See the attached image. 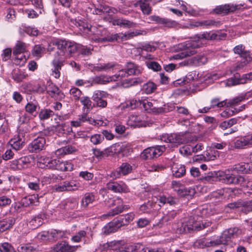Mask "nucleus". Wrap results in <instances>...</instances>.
I'll list each match as a JSON object with an SVG mask.
<instances>
[{"label":"nucleus","instance_id":"nucleus-1","mask_svg":"<svg viewBox=\"0 0 252 252\" xmlns=\"http://www.w3.org/2000/svg\"><path fill=\"white\" fill-rule=\"evenodd\" d=\"M241 233V230L237 227L230 228L224 230L219 238L213 240L209 239L199 240L196 244L201 248L225 245L231 238L238 236Z\"/></svg>","mask_w":252,"mask_h":252},{"label":"nucleus","instance_id":"nucleus-2","mask_svg":"<svg viewBox=\"0 0 252 252\" xmlns=\"http://www.w3.org/2000/svg\"><path fill=\"white\" fill-rule=\"evenodd\" d=\"M134 218V214L131 213L122 216L117 220L108 223L103 228V232L105 234H109L117 231L122 226L127 225Z\"/></svg>","mask_w":252,"mask_h":252},{"label":"nucleus","instance_id":"nucleus-3","mask_svg":"<svg viewBox=\"0 0 252 252\" xmlns=\"http://www.w3.org/2000/svg\"><path fill=\"white\" fill-rule=\"evenodd\" d=\"M160 139L169 143L172 147H178L189 141L187 135L182 133L163 134L160 136Z\"/></svg>","mask_w":252,"mask_h":252},{"label":"nucleus","instance_id":"nucleus-4","mask_svg":"<svg viewBox=\"0 0 252 252\" xmlns=\"http://www.w3.org/2000/svg\"><path fill=\"white\" fill-rule=\"evenodd\" d=\"M178 47L182 51L173 56L175 60L181 59L194 55L197 53L196 49L198 48L199 45L195 41H189L185 44H179Z\"/></svg>","mask_w":252,"mask_h":252},{"label":"nucleus","instance_id":"nucleus-5","mask_svg":"<svg viewBox=\"0 0 252 252\" xmlns=\"http://www.w3.org/2000/svg\"><path fill=\"white\" fill-rule=\"evenodd\" d=\"M218 180L227 184L242 185L245 182V178L241 176H236L230 170L218 172Z\"/></svg>","mask_w":252,"mask_h":252},{"label":"nucleus","instance_id":"nucleus-6","mask_svg":"<svg viewBox=\"0 0 252 252\" xmlns=\"http://www.w3.org/2000/svg\"><path fill=\"white\" fill-rule=\"evenodd\" d=\"M58 49L63 52V56L66 58L75 53L77 50V45L76 43L65 40H59L55 42Z\"/></svg>","mask_w":252,"mask_h":252},{"label":"nucleus","instance_id":"nucleus-7","mask_svg":"<svg viewBox=\"0 0 252 252\" xmlns=\"http://www.w3.org/2000/svg\"><path fill=\"white\" fill-rule=\"evenodd\" d=\"M165 146L157 145L154 147H149L145 149L141 154V158L144 160L152 159L157 158L161 155L165 151Z\"/></svg>","mask_w":252,"mask_h":252},{"label":"nucleus","instance_id":"nucleus-8","mask_svg":"<svg viewBox=\"0 0 252 252\" xmlns=\"http://www.w3.org/2000/svg\"><path fill=\"white\" fill-rule=\"evenodd\" d=\"M77 248V246L70 245L67 241H62L51 248L48 252H74Z\"/></svg>","mask_w":252,"mask_h":252},{"label":"nucleus","instance_id":"nucleus-9","mask_svg":"<svg viewBox=\"0 0 252 252\" xmlns=\"http://www.w3.org/2000/svg\"><path fill=\"white\" fill-rule=\"evenodd\" d=\"M132 166L127 162L123 163L116 170L112 172L110 176L114 179L119 178L121 176H125L131 172Z\"/></svg>","mask_w":252,"mask_h":252},{"label":"nucleus","instance_id":"nucleus-10","mask_svg":"<svg viewBox=\"0 0 252 252\" xmlns=\"http://www.w3.org/2000/svg\"><path fill=\"white\" fill-rule=\"evenodd\" d=\"M106 188L108 190L116 193L127 192L129 189L123 182H109L106 184Z\"/></svg>","mask_w":252,"mask_h":252},{"label":"nucleus","instance_id":"nucleus-11","mask_svg":"<svg viewBox=\"0 0 252 252\" xmlns=\"http://www.w3.org/2000/svg\"><path fill=\"white\" fill-rule=\"evenodd\" d=\"M103 19L106 21L111 22L114 26L117 25L121 27L130 28L136 26L135 23L124 19H113L112 17L109 16L108 18L104 17Z\"/></svg>","mask_w":252,"mask_h":252},{"label":"nucleus","instance_id":"nucleus-12","mask_svg":"<svg viewBox=\"0 0 252 252\" xmlns=\"http://www.w3.org/2000/svg\"><path fill=\"white\" fill-rule=\"evenodd\" d=\"M226 34L223 33H221L220 31H216L215 32H205L202 34H199L198 36V39H205L208 40H220L226 37Z\"/></svg>","mask_w":252,"mask_h":252},{"label":"nucleus","instance_id":"nucleus-13","mask_svg":"<svg viewBox=\"0 0 252 252\" xmlns=\"http://www.w3.org/2000/svg\"><path fill=\"white\" fill-rule=\"evenodd\" d=\"M30 162V161L29 157H22L18 159L13 160L10 164V167L14 170H22L27 168Z\"/></svg>","mask_w":252,"mask_h":252},{"label":"nucleus","instance_id":"nucleus-14","mask_svg":"<svg viewBox=\"0 0 252 252\" xmlns=\"http://www.w3.org/2000/svg\"><path fill=\"white\" fill-rule=\"evenodd\" d=\"M252 80V73L244 74L240 78H237L236 76L234 78L228 79L226 81V85L228 86H234L241 84H245L248 81Z\"/></svg>","mask_w":252,"mask_h":252},{"label":"nucleus","instance_id":"nucleus-15","mask_svg":"<svg viewBox=\"0 0 252 252\" xmlns=\"http://www.w3.org/2000/svg\"><path fill=\"white\" fill-rule=\"evenodd\" d=\"M79 184L75 181H65L59 185L56 186L55 189L57 191H73L78 189Z\"/></svg>","mask_w":252,"mask_h":252},{"label":"nucleus","instance_id":"nucleus-16","mask_svg":"<svg viewBox=\"0 0 252 252\" xmlns=\"http://www.w3.org/2000/svg\"><path fill=\"white\" fill-rule=\"evenodd\" d=\"M46 140L43 137H38L29 145V149L32 152H38L42 150L45 145Z\"/></svg>","mask_w":252,"mask_h":252},{"label":"nucleus","instance_id":"nucleus-17","mask_svg":"<svg viewBox=\"0 0 252 252\" xmlns=\"http://www.w3.org/2000/svg\"><path fill=\"white\" fill-rule=\"evenodd\" d=\"M9 143L12 150L15 151L21 150L23 148L24 144L23 132H19L18 134L15 135L14 137L10 140Z\"/></svg>","mask_w":252,"mask_h":252},{"label":"nucleus","instance_id":"nucleus-18","mask_svg":"<svg viewBox=\"0 0 252 252\" xmlns=\"http://www.w3.org/2000/svg\"><path fill=\"white\" fill-rule=\"evenodd\" d=\"M55 162V159L43 156L38 158L37 165L41 168L53 169Z\"/></svg>","mask_w":252,"mask_h":252},{"label":"nucleus","instance_id":"nucleus-19","mask_svg":"<svg viewBox=\"0 0 252 252\" xmlns=\"http://www.w3.org/2000/svg\"><path fill=\"white\" fill-rule=\"evenodd\" d=\"M53 169H57L61 171H71L73 169V165L69 161H63L59 159H55Z\"/></svg>","mask_w":252,"mask_h":252},{"label":"nucleus","instance_id":"nucleus-20","mask_svg":"<svg viewBox=\"0 0 252 252\" xmlns=\"http://www.w3.org/2000/svg\"><path fill=\"white\" fill-rule=\"evenodd\" d=\"M106 94L103 91H96L93 95V99L97 106L104 108L107 105L106 100L103 99L105 97Z\"/></svg>","mask_w":252,"mask_h":252},{"label":"nucleus","instance_id":"nucleus-21","mask_svg":"<svg viewBox=\"0 0 252 252\" xmlns=\"http://www.w3.org/2000/svg\"><path fill=\"white\" fill-rule=\"evenodd\" d=\"M127 124L131 127H141L145 126V122L140 116L131 115L128 117Z\"/></svg>","mask_w":252,"mask_h":252},{"label":"nucleus","instance_id":"nucleus-22","mask_svg":"<svg viewBox=\"0 0 252 252\" xmlns=\"http://www.w3.org/2000/svg\"><path fill=\"white\" fill-rule=\"evenodd\" d=\"M150 18L151 20L155 21L157 23L162 24L168 28H174L178 25V23L175 21L161 18L158 16H151Z\"/></svg>","mask_w":252,"mask_h":252},{"label":"nucleus","instance_id":"nucleus-23","mask_svg":"<svg viewBox=\"0 0 252 252\" xmlns=\"http://www.w3.org/2000/svg\"><path fill=\"white\" fill-rule=\"evenodd\" d=\"M117 9L115 8L110 7L106 5L100 4L98 5L97 7L95 8L93 13L98 15L101 14L102 13L108 14L105 17L108 18L109 16L112 17L110 14L111 13L114 14L117 12Z\"/></svg>","mask_w":252,"mask_h":252},{"label":"nucleus","instance_id":"nucleus-24","mask_svg":"<svg viewBox=\"0 0 252 252\" xmlns=\"http://www.w3.org/2000/svg\"><path fill=\"white\" fill-rule=\"evenodd\" d=\"M15 223V218L9 217L0 221V234L11 229Z\"/></svg>","mask_w":252,"mask_h":252},{"label":"nucleus","instance_id":"nucleus-25","mask_svg":"<svg viewBox=\"0 0 252 252\" xmlns=\"http://www.w3.org/2000/svg\"><path fill=\"white\" fill-rule=\"evenodd\" d=\"M126 69L127 75H138L141 74L143 71V68L141 66L133 62L127 63Z\"/></svg>","mask_w":252,"mask_h":252},{"label":"nucleus","instance_id":"nucleus-26","mask_svg":"<svg viewBox=\"0 0 252 252\" xmlns=\"http://www.w3.org/2000/svg\"><path fill=\"white\" fill-rule=\"evenodd\" d=\"M236 8V6L233 5L224 4L217 6L214 9V11L217 14H227L234 11Z\"/></svg>","mask_w":252,"mask_h":252},{"label":"nucleus","instance_id":"nucleus-27","mask_svg":"<svg viewBox=\"0 0 252 252\" xmlns=\"http://www.w3.org/2000/svg\"><path fill=\"white\" fill-rule=\"evenodd\" d=\"M172 173L176 178H180L184 176L186 173L185 165L178 163H174L171 168Z\"/></svg>","mask_w":252,"mask_h":252},{"label":"nucleus","instance_id":"nucleus-28","mask_svg":"<svg viewBox=\"0 0 252 252\" xmlns=\"http://www.w3.org/2000/svg\"><path fill=\"white\" fill-rule=\"evenodd\" d=\"M64 60L62 59H55L52 61V64L54 66L53 69V75L56 78H59L60 77V70L63 65Z\"/></svg>","mask_w":252,"mask_h":252},{"label":"nucleus","instance_id":"nucleus-29","mask_svg":"<svg viewBox=\"0 0 252 252\" xmlns=\"http://www.w3.org/2000/svg\"><path fill=\"white\" fill-rule=\"evenodd\" d=\"M152 0H139L136 5L139 6L141 11L144 14L149 15L152 11V8L150 6L149 2Z\"/></svg>","mask_w":252,"mask_h":252},{"label":"nucleus","instance_id":"nucleus-30","mask_svg":"<svg viewBox=\"0 0 252 252\" xmlns=\"http://www.w3.org/2000/svg\"><path fill=\"white\" fill-rule=\"evenodd\" d=\"M32 87V91L33 93L43 94L47 89V86L43 80H38L32 85H30Z\"/></svg>","mask_w":252,"mask_h":252},{"label":"nucleus","instance_id":"nucleus-31","mask_svg":"<svg viewBox=\"0 0 252 252\" xmlns=\"http://www.w3.org/2000/svg\"><path fill=\"white\" fill-rule=\"evenodd\" d=\"M158 200L160 203L159 205L160 206H163L165 204H169L171 206L175 205L178 202V199L175 197L171 196H168V197H166L165 195H161L159 196Z\"/></svg>","mask_w":252,"mask_h":252},{"label":"nucleus","instance_id":"nucleus-32","mask_svg":"<svg viewBox=\"0 0 252 252\" xmlns=\"http://www.w3.org/2000/svg\"><path fill=\"white\" fill-rule=\"evenodd\" d=\"M46 90L52 97L57 98L58 96H60L63 94L60 89L52 83H49L48 84Z\"/></svg>","mask_w":252,"mask_h":252},{"label":"nucleus","instance_id":"nucleus-33","mask_svg":"<svg viewBox=\"0 0 252 252\" xmlns=\"http://www.w3.org/2000/svg\"><path fill=\"white\" fill-rule=\"evenodd\" d=\"M95 200V196L93 193L88 192L85 194L81 201V206L86 208L90 204H92Z\"/></svg>","mask_w":252,"mask_h":252},{"label":"nucleus","instance_id":"nucleus-34","mask_svg":"<svg viewBox=\"0 0 252 252\" xmlns=\"http://www.w3.org/2000/svg\"><path fill=\"white\" fill-rule=\"evenodd\" d=\"M27 77V75L18 68H15L12 72V78L16 82H20Z\"/></svg>","mask_w":252,"mask_h":252},{"label":"nucleus","instance_id":"nucleus-35","mask_svg":"<svg viewBox=\"0 0 252 252\" xmlns=\"http://www.w3.org/2000/svg\"><path fill=\"white\" fill-rule=\"evenodd\" d=\"M110 81V79L107 76L100 75L93 78L92 82L87 86H93V84H105Z\"/></svg>","mask_w":252,"mask_h":252},{"label":"nucleus","instance_id":"nucleus-36","mask_svg":"<svg viewBox=\"0 0 252 252\" xmlns=\"http://www.w3.org/2000/svg\"><path fill=\"white\" fill-rule=\"evenodd\" d=\"M233 51L235 54L239 55L242 59H251L249 53L245 50V47L242 45L235 46Z\"/></svg>","mask_w":252,"mask_h":252},{"label":"nucleus","instance_id":"nucleus-37","mask_svg":"<svg viewBox=\"0 0 252 252\" xmlns=\"http://www.w3.org/2000/svg\"><path fill=\"white\" fill-rule=\"evenodd\" d=\"M120 35L116 34H109L104 37H98L95 39V41L98 42L104 43L105 42H114L120 38Z\"/></svg>","mask_w":252,"mask_h":252},{"label":"nucleus","instance_id":"nucleus-38","mask_svg":"<svg viewBox=\"0 0 252 252\" xmlns=\"http://www.w3.org/2000/svg\"><path fill=\"white\" fill-rule=\"evenodd\" d=\"M207 62V58L203 55H197L191 59V63L195 66H200Z\"/></svg>","mask_w":252,"mask_h":252},{"label":"nucleus","instance_id":"nucleus-39","mask_svg":"<svg viewBox=\"0 0 252 252\" xmlns=\"http://www.w3.org/2000/svg\"><path fill=\"white\" fill-rule=\"evenodd\" d=\"M242 212L247 214L252 211V200H241V210Z\"/></svg>","mask_w":252,"mask_h":252},{"label":"nucleus","instance_id":"nucleus-40","mask_svg":"<svg viewBox=\"0 0 252 252\" xmlns=\"http://www.w3.org/2000/svg\"><path fill=\"white\" fill-rule=\"evenodd\" d=\"M195 191L194 189L191 188H186L183 186L178 192L177 194L178 195L184 197L185 196H192L195 194Z\"/></svg>","mask_w":252,"mask_h":252},{"label":"nucleus","instance_id":"nucleus-41","mask_svg":"<svg viewBox=\"0 0 252 252\" xmlns=\"http://www.w3.org/2000/svg\"><path fill=\"white\" fill-rule=\"evenodd\" d=\"M218 179V173L210 172L201 179L204 183H213Z\"/></svg>","mask_w":252,"mask_h":252},{"label":"nucleus","instance_id":"nucleus-42","mask_svg":"<svg viewBox=\"0 0 252 252\" xmlns=\"http://www.w3.org/2000/svg\"><path fill=\"white\" fill-rule=\"evenodd\" d=\"M38 107V103L37 101H33L28 102L25 106L26 111L31 114H33L36 111V109Z\"/></svg>","mask_w":252,"mask_h":252},{"label":"nucleus","instance_id":"nucleus-43","mask_svg":"<svg viewBox=\"0 0 252 252\" xmlns=\"http://www.w3.org/2000/svg\"><path fill=\"white\" fill-rule=\"evenodd\" d=\"M43 223V218L41 215H38L33 218L29 222V224L32 229H35L40 226Z\"/></svg>","mask_w":252,"mask_h":252},{"label":"nucleus","instance_id":"nucleus-44","mask_svg":"<svg viewBox=\"0 0 252 252\" xmlns=\"http://www.w3.org/2000/svg\"><path fill=\"white\" fill-rule=\"evenodd\" d=\"M121 150V147L119 144L115 143L105 150V152L108 155H113L119 153Z\"/></svg>","mask_w":252,"mask_h":252},{"label":"nucleus","instance_id":"nucleus-45","mask_svg":"<svg viewBox=\"0 0 252 252\" xmlns=\"http://www.w3.org/2000/svg\"><path fill=\"white\" fill-rule=\"evenodd\" d=\"M189 224H184L183 223L182 228L185 232L189 231L190 230H192L195 228H197L198 224L196 222H193V219L190 217L189 219Z\"/></svg>","mask_w":252,"mask_h":252},{"label":"nucleus","instance_id":"nucleus-46","mask_svg":"<svg viewBox=\"0 0 252 252\" xmlns=\"http://www.w3.org/2000/svg\"><path fill=\"white\" fill-rule=\"evenodd\" d=\"M147 78L145 76H140L137 78H132L131 79L126 80V82L127 83L128 86H131L140 84L141 83L146 81Z\"/></svg>","mask_w":252,"mask_h":252},{"label":"nucleus","instance_id":"nucleus-47","mask_svg":"<svg viewBox=\"0 0 252 252\" xmlns=\"http://www.w3.org/2000/svg\"><path fill=\"white\" fill-rule=\"evenodd\" d=\"M141 244L137 243L134 245H128L122 248V252H140Z\"/></svg>","mask_w":252,"mask_h":252},{"label":"nucleus","instance_id":"nucleus-48","mask_svg":"<svg viewBox=\"0 0 252 252\" xmlns=\"http://www.w3.org/2000/svg\"><path fill=\"white\" fill-rule=\"evenodd\" d=\"M176 215L177 213L176 211L174 210L170 211L166 215L162 217L159 223L162 224L166 223V224H167L169 221L171 220L176 216Z\"/></svg>","mask_w":252,"mask_h":252},{"label":"nucleus","instance_id":"nucleus-49","mask_svg":"<svg viewBox=\"0 0 252 252\" xmlns=\"http://www.w3.org/2000/svg\"><path fill=\"white\" fill-rule=\"evenodd\" d=\"M26 44L25 43L18 41L16 43L13 51L14 55L22 54L26 51Z\"/></svg>","mask_w":252,"mask_h":252},{"label":"nucleus","instance_id":"nucleus-50","mask_svg":"<svg viewBox=\"0 0 252 252\" xmlns=\"http://www.w3.org/2000/svg\"><path fill=\"white\" fill-rule=\"evenodd\" d=\"M54 115V112L50 109L41 110L39 114V117L40 120H47Z\"/></svg>","mask_w":252,"mask_h":252},{"label":"nucleus","instance_id":"nucleus-51","mask_svg":"<svg viewBox=\"0 0 252 252\" xmlns=\"http://www.w3.org/2000/svg\"><path fill=\"white\" fill-rule=\"evenodd\" d=\"M237 123V119L232 118L228 121H225L221 123L220 125V127L222 129H226L228 127H230L232 126L235 125Z\"/></svg>","mask_w":252,"mask_h":252},{"label":"nucleus","instance_id":"nucleus-52","mask_svg":"<svg viewBox=\"0 0 252 252\" xmlns=\"http://www.w3.org/2000/svg\"><path fill=\"white\" fill-rule=\"evenodd\" d=\"M227 100L220 101L219 98H216L212 99L211 101V107L212 108L217 107L218 108L222 107L224 106H227Z\"/></svg>","mask_w":252,"mask_h":252},{"label":"nucleus","instance_id":"nucleus-53","mask_svg":"<svg viewBox=\"0 0 252 252\" xmlns=\"http://www.w3.org/2000/svg\"><path fill=\"white\" fill-rule=\"evenodd\" d=\"M157 89V85L152 82H148L144 84L143 89L147 94H150L154 92Z\"/></svg>","mask_w":252,"mask_h":252},{"label":"nucleus","instance_id":"nucleus-54","mask_svg":"<svg viewBox=\"0 0 252 252\" xmlns=\"http://www.w3.org/2000/svg\"><path fill=\"white\" fill-rule=\"evenodd\" d=\"M45 49L40 45H35L32 50V55L37 58L41 57Z\"/></svg>","mask_w":252,"mask_h":252},{"label":"nucleus","instance_id":"nucleus-55","mask_svg":"<svg viewBox=\"0 0 252 252\" xmlns=\"http://www.w3.org/2000/svg\"><path fill=\"white\" fill-rule=\"evenodd\" d=\"M234 146L236 149H244L248 147L244 136L237 139L234 143Z\"/></svg>","mask_w":252,"mask_h":252},{"label":"nucleus","instance_id":"nucleus-56","mask_svg":"<svg viewBox=\"0 0 252 252\" xmlns=\"http://www.w3.org/2000/svg\"><path fill=\"white\" fill-rule=\"evenodd\" d=\"M116 64V63L113 62L100 64L96 67V70L98 71H108L115 67Z\"/></svg>","mask_w":252,"mask_h":252},{"label":"nucleus","instance_id":"nucleus-57","mask_svg":"<svg viewBox=\"0 0 252 252\" xmlns=\"http://www.w3.org/2000/svg\"><path fill=\"white\" fill-rule=\"evenodd\" d=\"M78 119L82 124L85 122H88L90 124L95 125L96 123V121L94 119L91 117H89L86 113H84L82 115L79 116Z\"/></svg>","mask_w":252,"mask_h":252},{"label":"nucleus","instance_id":"nucleus-58","mask_svg":"<svg viewBox=\"0 0 252 252\" xmlns=\"http://www.w3.org/2000/svg\"><path fill=\"white\" fill-rule=\"evenodd\" d=\"M51 237L54 240L65 237V232L62 230H52L50 231Z\"/></svg>","mask_w":252,"mask_h":252},{"label":"nucleus","instance_id":"nucleus-59","mask_svg":"<svg viewBox=\"0 0 252 252\" xmlns=\"http://www.w3.org/2000/svg\"><path fill=\"white\" fill-rule=\"evenodd\" d=\"M219 24H220V22L215 21L214 20H205V21H203L202 22H197L196 23L195 26V27H198V26H217Z\"/></svg>","mask_w":252,"mask_h":252},{"label":"nucleus","instance_id":"nucleus-60","mask_svg":"<svg viewBox=\"0 0 252 252\" xmlns=\"http://www.w3.org/2000/svg\"><path fill=\"white\" fill-rule=\"evenodd\" d=\"M103 140V136H102L100 134H94L90 137V141L94 145L99 144Z\"/></svg>","mask_w":252,"mask_h":252},{"label":"nucleus","instance_id":"nucleus-61","mask_svg":"<svg viewBox=\"0 0 252 252\" xmlns=\"http://www.w3.org/2000/svg\"><path fill=\"white\" fill-rule=\"evenodd\" d=\"M75 151L76 148L75 147L71 145H67L58 150L57 152L60 153L64 154L65 155L71 154Z\"/></svg>","mask_w":252,"mask_h":252},{"label":"nucleus","instance_id":"nucleus-62","mask_svg":"<svg viewBox=\"0 0 252 252\" xmlns=\"http://www.w3.org/2000/svg\"><path fill=\"white\" fill-rule=\"evenodd\" d=\"M146 64L148 68L155 71H158L161 70V66L157 62L154 61L146 62Z\"/></svg>","mask_w":252,"mask_h":252},{"label":"nucleus","instance_id":"nucleus-63","mask_svg":"<svg viewBox=\"0 0 252 252\" xmlns=\"http://www.w3.org/2000/svg\"><path fill=\"white\" fill-rule=\"evenodd\" d=\"M240 111V110H237L236 109L234 108V109H231V108H228L222 111L220 113V116L222 117L223 118H228L229 117L237 112H238Z\"/></svg>","mask_w":252,"mask_h":252},{"label":"nucleus","instance_id":"nucleus-64","mask_svg":"<svg viewBox=\"0 0 252 252\" xmlns=\"http://www.w3.org/2000/svg\"><path fill=\"white\" fill-rule=\"evenodd\" d=\"M16 56L14 59V63L17 65H23L26 62L27 59L25 56L22 54L14 55Z\"/></svg>","mask_w":252,"mask_h":252}]
</instances>
